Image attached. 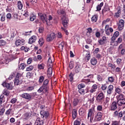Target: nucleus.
Wrapping results in <instances>:
<instances>
[{
    "label": "nucleus",
    "instance_id": "1",
    "mask_svg": "<svg viewBox=\"0 0 125 125\" xmlns=\"http://www.w3.org/2000/svg\"><path fill=\"white\" fill-rule=\"evenodd\" d=\"M48 83H49V81H48V79L45 80L43 82L42 86L38 90V92H39V93H42V92L45 93L47 92L49 88Z\"/></svg>",
    "mask_w": 125,
    "mask_h": 125
},
{
    "label": "nucleus",
    "instance_id": "2",
    "mask_svg": "<svg viewBox=\"0 0 125 125\" xmlns=\"http://www.w3.org/2000/svg\"><path fill=\"white\" fill-rule=\"evenodd\" d=\"M85 87V85L83 83L79 84L78 85V91L81 95H84L85 93H88L89 92V90H88V89L86 88L85 89H83V88H84Z\"/></svg>",
    "mask_w": 125,
    "mask_h": 125
},
{
    "label": "nucleus",
    "instance_id": "3",
    "mask_svg": "<svg viewBox=\"0 0 125 125\" xmlns=\"http://www.w3.org/2000/svg\"><path fill=\"white\" fill-rule=\"evenodd\" d=\"M21 97L22 98H24V99H26L29 101H31L32 99L34 98V96H33V94H29L27 93H24L21 95Z\"/></svg>",
    "mask_w": 125,
    "mask_h": 125
},
{
    "label": "nucleus",
    "instance_id": "4",
    "mask_svg": "<svg viewBox=\"0 0 125 125\" xmlns=\"http://www.w3.org/2000/svg\"><path fill=\"white\" fill-rule=\"evenodd\" d=\"M125 28V21L124 20H119L118 24V29L119 31H123Z\"/></svg>",
    "mask_w": 125,
    "mask_h": 125
},
{
    "label": "nucleus",
    "instance_id": "5",
    "mask_svg": "<svg viewBox=\"0 0 125 125\" xmlns=\"http://www.w3.org/2000/svg\"><path fill=\"white\" fill-rule=\"evenodd\" d=\"M62 24L64 28L68 27V24L69 23V19L66 16L62 17Z\"/></svg>",
    "mask_w": 125,
    "mask_h": 125
},
{
    "label": "nucleus",
    "instance_id": "6",
    "mask_svg": "<svg viewBox=\"0 0 125 125\" xmlns=\"http://www.w3.org/2000/svg\"><path fill=\"white\" fill-rule=\"evenodd\" d=\"M55 38H56L55 33H51L50 35L47 36L46 41L47 42H51L52 41H53Z\"/></svg>",
    "mask_w": 125,
    "mask_h": 125
},
{
    "label": "nucleus",
    "instance_id": "7",
    "mask_svg": "<svg viewBox=\"0 0 125 125\" xmlns=\"http://www.w3.org/2000/svg\"><path fill=\"white\" fill-rule=\"evenodd\" d=\"M74 70L75 71V73H77V74L81 72V70H82V65H81V63L80 62H76V66L74 68Z\"/></svg>",
    "mask_w": 125,
    "mask_h": 125
},
{
    "label": "nucleus",
    "instance_id": "8",
    "mask_svg": "<svg viewBox=\"0 0 125 125\" xmlns=\"http://www.w3.org/2000/svg\"><path fill=\"white\" fill-rule=\"evenodd\" d=\"M105 98V96L103 93H100L97 97L96 100L97 102H102Z\"/></svg>",
    "mask_w": 125,
    "mask_h": 125
},
{
    "label": "nucleus",
    "instance_id": "9",
    "mask_svg": "<svg viewBox=\"0 0 125 125\" xmlns=\"http://www.w3.org/2000/svg\"><path fill=\"white\" fill-rule=\"evenodd\" d=\"M13 83H7L6 82H3L2 83V85L4 86V87H6L8 89L11 90L13 88V86L12 85Z\"/></svg>",
    "mask_w": 125,
    "mask_h": 125
},
{
    "label": "nucleus",
    "instance_id": "10",
    "mask_svg": "<svg viewBox=\"0 0 125 125\" xmlns=\"http://www.w3.org/2000/svg\"><path fill=\"white\" fill-rule=\"evenodd\" d=\"M95 114V109L94 108H91L88 110L87 118L88 119H91V117L94 116Z\"/></svg>",
    "mask_w": 125,
    "mask_h": 125
},
{
    "label": "nucleus",
    "instance_id": "11",
    "mask_svg": "<svg viewBox=\"0 0 125 125\" xmlns=\"http://www.w3.org/2000/svg\"><path fill=\"white\" fill-rule=\"evenodd\" d=\"M125 111L124 112L120 111L119 113L118 111H116L114 112L113 116L114 117H117L118 118H122L123 117V115H125Z\"/></svg>",
    "mask_w": 125,
    "mask_h": 125
},
{
    "label": "nucleus",
    "instance_id": "12",
    "mask_svg": "<svg viewBox=\"0 0 125 125\" xmlns=\"http://www.w3.org/2000/svg\"><path fill=\"white\" fill-rule=\"evenodd\" d=\"M40 115L41 116V118H45V119H47L48 118V116H49V112H48V111L42 110L40 112Z\"/></svg>",
    "mask_w": 125,
    "mask_h": 125
},
{
    "label": "nucleus",
    "instance_id": "13",
    "mask_svg": "<svg viewBox=\"0 0 125 125\" xmlns=\"http://www.w3.org/2000/svg\"><path fill=\"white\" fill-rule=\"evenodd\" d=\"M39 16H40L41 19L43 23L47 22V19H46V15L45 14L38 13Z\"/></svg>",
    "mask_w": 125,
    "mask_h": 125
},
{
    "label": "nucleus",
    "instance_id": "14",
    "mask_svg": "<svg viewBox=\"0 0 125 125\" xmlns=\"http://www.w3.org/2000/svg\"><path fill=\"white\" fill-rule=\"evenodd\" d=\"M117 104L119 107H122L123 109L125 108V100H121L117 101Z\"/></svg>",
    "mask_w": 125,
    "mask_h": 125
},
{
    "label": "nucleus",
    "instance_id": "15",
    "mask_svg": "<svg viewBox=\"0 0 125 125\" xmlns=\"http://www.w3.org/2000/svg\"><path fill=\"white\" fill-rule=\"evenodd\" d=\"M117 104L118 103L116 101H114L110 105V109L111 111H115V110H117V108H118Z\"/></svg>",
    "mask_w": 125,
    "mask_h": 125
},
{
    "label": "nucleus",
    "instance_id": "16",
    "mask_svg": "<svg viewBox=\"0 0 125 125\" xmlns=\"http://www.w3.org/2000/svg\"><path fill=\"white\" fill-rule=\"evenodd\" d=\"M25 44V40H18L16 41L15 44L16 46H19V45H23Z\"/></svg>",
    "mask_w": 125,
    "mask_h": 125
},
{
    "label": "nucleus",
    "instance_id": "17",
    "mask_svg": "<svg viewBox=\"0 0 125 125\" xmlns=\"http://www.w3.org/2000/svg\"><path fill=\"white\" fill-rule=\"evenodd\" d=\"M106 41H107V38H106V36H104L102 39H100L98 41V42L100 45H102V44H104V43L106 42Z\"/></svg>",
    "mask_w": 125,
    "mask_h": 125
},
{
    "label": "nucleus",
    "instance_id": "18",
    "mask_svg": "<svg viewBox=\"0 0 125 125\" xmlns=\"http://www.w3.org/2000/svg\"><path fill=\"white\" fill-rule=\"evenodd\" d=\"M36 41H37V36L33 35L29 39L28 43L32 44V43L36 42Z\"/></svg>",
    "mask_w": 125,
    "mask_h": 125
},
{
    "label": "nucleus",
    "instance_id": "19",
    "mask_svg": "<svg viewBox=\"0 0 125 125\" xmlns=\"http://www.w3.org/2000/svg\"><path fill=\"white\" fill-rule=\"evenodd\" d=\"M114 90V86L113 85H109L107 87V94H112V92Z\"/></svg>",
    "mask_w": 125,
    "mask_h": 125
},
{
    "label": "nucleus",
    "instance_id": "20",
    "mask_svg": "<svg viewBox=\"0 0 125 125\" xmlns=\"http://www.w3.org/2000/svg\"><path fill=\"white\" fill-rule=\"evenodd\" d=\"M120 35V33H119V31H116L114 32L113 36L111 37V40L112 42H114V41H115L116 39H117Z\"/></svg>",
    "mask_w": 125,
    "mask_h": 125
},
{
    "label": "nucleus",
    "instance_id": "21",
    "mask_svg": "<svg viewBox=\"0 0 125 125\" xmlns=\"http://www.w3.org/2000/svg\"><path fill=\"white\" fill-rule=\"evenodd\" d=\"M35 125H43V121L41 120V118H37L36 121Z\"/></svg>",
    "mask_w": 125,
    "mask_h": 125
},
{
    "label": "nucleus",
    "instance_id": "22",
    "mask_svg": "<svg viewBox=\"0 0 125 125\" xmlns=\"http://www.w3.org/2000/svg\"><path fill=\"white\" fill-rule=\"evenodd\" d=\"M103 114L102 113L99 112L97 113L96 116V119H97V121H101L102 119Z\"/></svg>",
    "mask_w": 125,
    "mask_h": 125
},
{
    "label": "nucleus",
    "instance_id": "23",
    "mask_svg": "<svg viewBox=\"0 0 125 125\" xmlns=\"http://www.w3.org/2000/svg\"><path fill=\"white\" fill-rule=\"evenodd\" d=\"M90 63L93 66H95L97 64V59L95 58H92L90 60Z\"/></svg>",
    "mask_w": 125,
    "mask_h": 125
},
{
    "label": "nucleus",
    "instance_id": "24",
    "mask_svg": "<svg viewBox=\"0 0 125 125\" xmlns=\"http://www.w3.org/2000/svg\"><path fill=\"white\" fill-rule=\"evenodd\" d=\"M79 113L80 116H81L82 117L84 116V113H85V109H84L83 108H81L79 110Z\"/></svg>",
    "mask_w": 125,
    "mask_h": 125
},
{
    "label": "nucleus",
    "instance_id": "25",
    "mask_svg": "<svg viewBox=\"0 0 125 125\" xmlns=\"http://www.w3.org/2000/svg\"><path fill=\"white\" fill-rule=\"evenodd\" d=\"M58 14H59L60 15H62L63 17H64V16H66V13L65 12V11H64V10L63 9H59L58 10Z\"/></svg>",
    "mask_w": 125,
    "mask_h": 125
},
{
    "label": "nucleus",
    "instance_id": "26",
    "mask_svg": "<svg viewBox=\"0 0 125 125\" xmlns=\"http://www.w3.org/2000/svg\"><path fill=\"white\" fill-rule=\"evenodd\" d=\"M117 101H119V100H125L124 98L125 95H124L122 94H119V95L117 96Z\"/></svg>",
    "mask_w": 125,
    "mask_h": 125
},
{
    "label": "nucleus",
    "instance_id": "27",
    "mask_svg": "<svg viewBox=\"0 0 125 125\" xmlns=\"http://www.w3.org/2000/svg\"><path fill=\"white\" fill-rule=\"evenodd\" d=\"M87 32L86 33V36H87V37H89L90 36V34L92 33V28L91 27H89L86 29Z\"/></svg>",
    "mask_w": 125,
    "mask_h": 125
},
{
    "label": "nucleus",
    "instance_id": "28",
    "mask_svg": "<svg viewBox=\"0 0 125 125\" xmlns=\"http://www.w3.org/2000/svg\"><path fill=\"white\" fill-rule=\"evenodd\" d=\"M17 4H18V8L20 10H21L22 8H23V3H22V2H21V1L19 0L18 1Z\"/></svg>",
    "mask_w": 125,
    "mask_h": 125
},
{
    "label": "nucleus",
    "instance_id": "29",
    "mask_svg": "<svg viewBox=\"0 0 125 125\" xmlns=\"http://www.w3.org/2000/svg\"><path fill=\"white\" fill-rule=\"evenodd\" d=\"M98 19V16H97V15H94L91 18V21H92V22H93L94 23H95V22L97 21Z\"/></svg>",
    "mask_w": 125,
    "mask_h": 125
},
{
    "label": "nucleus",
    "instance_id": "30",
    "mask_svg": "<svg viewBox=\"0 0 125 125\" xmlns=\"http://www.w3.org/2000/svg\"><path fill=\"white\" fill-rule=\"evenodd\" d=\"M105 32L107 36H110V31L109 30V25H105Z\"/></svg>",
    "mask_w": 125,
    "mask_h": 125
},
{
    "label": "nucleus",
    "instance_id": "31",
    "mask_svg": "<svg viewBox=\"0 0 125 125\" xmlns=\"http://www.w3.org/2000/svg\"><path fill=\"white\" fill-rule=\"evenodd\" d=\"M38 42L41 46H42V45H43V44L44 43V40H43V38H40Z\"/></svg>",
    "mask_w": 125,
    "mask_h": 125
},
{
    "label": "nucleus",
    "instance_id": "32",
    "mask_svg": "<svg viewBox=\"0 0 125 125\" xmlns=\"http://www.w3.org/2000/svg\"><path fill=\"white\" fill-rule=\"evenodd\" d=\"M6 118V119H4L2 122L3 125H7V123H8V116L3 117V119Z\"/></svg>",
    "mask_w": 125,
    "mask_h": 125
},
{
    "label": "nucleus",
    "instance_id": "33",
    "mask_svg": "<svg viewBox=\"0 0 125 125\" xmlns=\"http://www.w3.org/2000/svg\"><path fill=\"white\" fill-rule=\"evenodd\" d=\"M78 115V113L77 112V110H74L72 111V118L73 120H75L76 118H77V116Z\"/></svg>",
    "mask_w": 125,
    "mask_h": 125
},
{
    "label": "nucleus",
    "instance_id": "34",
    "mask_svg": "<svg viewBox=\"0 0 125 125\" xmlns=\"http://www.w3.org/2000/svg\"><path fill=\"white\" fill-rule=\"evenodd\" d=\"M80 102V101L78 99H74L73 100V105L74 106H77L78 104Z\"/></svg>",
    "mask_w": 125,
    "mask_h": 125
},
{
    "label": "nucleus",
    "instance_id": "35",
    "mask_svg": "<svg viewBox=\"0 0 125 125\" xmlns=\"http://www.w3.org/2000/svg\"><path fill=\"white\" fill-rule=\"evenodd\" d=\"M21 81V80L20 79H17L15 78V81H14L15 85H19V84H21V83H20Z\"/></svg>",
    "mask_w": 125,
    "mask_h": 125
},
{
    "label": "nucleus",
    "instance_id": "36",
    "mask_svg": "<svg viewBox=\"0 0 125 125\" xmlns=\"http://www.w3.org/2000/svg\"><path fill=\"white\" fill-rule=\"evenodd\" d=\"M31 118V116L30 115V113H26L24 114L23 116V118L24 120H28Z\"/></svg>",
    "mask_w": 125,
    "mask_h": 125
},
{
    "label": "nucleus",
    "instance_id": "37",
    "mask_svg": "<svg viewBox=\"0 0 125 125\" xmlns=\"http://www.w3.org/2000/svg\"><path fill=\"white\" fill-rule=\"evenodd\" d=\"M74 75L73 74L72 72H71L69 75V81L72 83L74 80Z\"/></svg>",
    "mask_w": 125,
    "mask_h": 125
},
{
    "label": "nucleus",
    "instance_id": "38",
    "mask_svg": "<svg viewBox=\"0 0 125 125\" xmlns=\"http://www.w3.org/2000/svg\"><path fill=\"white\" fill-rule=\"evenodd\" d=\"M38 68L39 69V70H42L44 69V64L42 63L40 64H38Z\"/></svg>",
    "mask_w": 125,
    "mask_h": 125
},
{
    "label": "nucleus",
    "instance_id": "39",
    "mask_svg": "<svg viewBox=\"0 0 125 125\" xmlns=\"http://www.w3.org/2000/svg\"><path fill=\"white\" fill-rule=\"evenodd\" d=\"M6 44V42L3 40H0V46H3Z\"/></svg>",
    "mask_w": 125,
    "mask_h": 125
},
{
    "label": "nucleus",
    "instance_id": "40",
    "mask_svg": "<svg viewBox=\"0 0 125 125\" xmlns=\"http://www.w3.org/2000/svg\"><path fill=\"white\" fill-rule=\"evenodd\" d=\"M44 80V76H41L39 77V82L40 83H42Z\"/></svg>",
    "mask_w": 125,
    "mask_h": 125
},
{
    "label": "nucleus",
    "instance_id": "41",
    "mask_svg": "<svg viewBox=\"0 0 125 125\" xmlns=\"http://www.w3.org/2000/svg\"><path fill=\"white\" fill-rule=\"evenodd\" d=\"M65 44V42H62L59 45V48L62 49V50H63V48H64V45Z\"/></svg>",
    "mask_w": 125,
    "mask_h": 125
},
{
    "label": "nucleus",
    "instance_id": "42",
    "mask_svg": "<svg viewBox=\"0 0 125 125\" xmlns=\"http://www.w3.org/2000/svg\"><path fill=\"white\" fill-rule=\"evenodd\" d=\"M122 38L120 37L117 40V41H116L115 42V43H114V45H118V43H121V42H122Z\"/></svg>",
    "mask_w": 125,
    "mask_h": 125
},
{
    "label": "nucleus",
    "instance_id": "43",
    "mask_svg": "<svg viewBox=\"0 0 125 125\" xmlns=\"http://www.w3.org/2000/svg\"><path fill=\"white\" fill-rule=\"evenodd\" d=\"M23 69H25V64L24 63H21L19 66V70H23Z\"/></svg>",
    "mask_w": 125,
    "mask_h": 125
},
{
    "label": "nucleus",
    "instance_id": "44",
    "mask_svg": "<svg viewBox=\"0 0 125 125\" xmlns=\"http://www.w3.org/2000/svg\"><path fill=\"white\" fill-rule=\"evenodd\" d=\"M121 70V68L117 67L116 68L115 72L116 73H117V74H119V75H120V74H122V71Z\"/></svg>",
    "mask_w": 125,
    "mask_h": 125
},
{
    "label": "nucleus",
    "instance_id": "45",
    "mask_svg": "<svg viewBox=\"0 0 125 125\" xmlns=\"http://www.w3.org/2000/svg\"><path fill=\"white\" fill-rule=\"evenodd\" d=\"M108 80L109 83H114L115 79L114 78V77H113V76L108 77Z\"/></svg>",
    "mask_w": 125,
    "mask_h": 125
},
{
    "label": "nucleus",
    "instance_id": "46",
    "mask_svg": "<svg viewBox=\"0 0 125 125\" xmlns=\"http://www.w3.org/2000/svg\"><path fill=\"white\" fill-rule=\"evenodd\" d=\"M39 32L41 34H42L43 32L44 31V28L43 27L41 26L38 29Z\"/></svg>",
    "mask_w": 125,
    "mask_h": 125
},
{
    "label": "nucleus",
    "instance_id": "47",
    "mask_svg": "<svg viewBox=\"0 0 125 125\" xmlns=\"http://www.w3.org/2000/svg\"><path fill=\"white\" fill-rule=\"evenodd\" d=\"M3 94L6 96H8V95H9V91L7 89H4L3 92Z\"/></svg>",
    "mask_w": 125,
    "mask_h": 125
},
{
    "label": "nucleus",
    "instance_id": "48",
    "mask_svg": "<svg viewBox=\"0 0 125 125\" xmlns=\"http://www.w3.org/2000/svg\"><path fill=\"white\" fill-rule=\"evenodd\" d=\"M34 69V66L31 65L26 68V71L27 72H31Z\"/></svg>",
    "mask_w": 125,
    "mask_h": 125
},
{
    "label": "nucleus",
    "instance_id": "49",
    "mask_svg": "<svg viewBox=\"0 0 125 125\" xmlns=\"http://www.w3.org/2000/svg\"><path fill=\"white\" fill-rule=\"evenodd\" d=\"M115 92L118 94H121L122 93V89L119 87H117L115 89Z\"/></svg>",
    "mask_w": 125,
    "mask_h": 125
},
{
    "label": "nucleus",
    "instance_id": "50",
    "mask_svg": "<svg viewBox=\"0 0 125 125\" xmlns=\"http://www.w3.org/2000/svg\"><path fill=\"white\" fill-rule=\"evenodd\" d=\"M107 84H104L102 85L101 88L102 90H106L107 89Z\"/></svg>",
    "mask_w": 125,
    "mask_h": 125
},
{
    "label": "nucleus",
    "instance_id": "51",
    "mask_svg": "<svg viewBox=\"0 0 125 125\" xmlns=\"http://www.w3.org/2000/svg\"><path fill=\"white\" fill-rule=\"evenodd\" d=\"M22 77V75L19 73H18L17 74L16 77L15 79H18V80H21V78Z\"/></svg>",
    "mask_w": 125,
    "mask_h": 125
},
{
    "label": "nucleus",
    "instance_id": "52",
    "mask_svg": "<svg viewBox=\"0 0 125 125\" xmlns=\"http://www.w3.org/2000/svg\"><path fill=\"white\" fill-rule=\"evenodd\" d=\"M47 74L48 75H52V67H49L47 71Z\"/></svg>",
    "mask_w": 125,
    "mask_h": 125
},
{
    "label": "nucleus",
    "instance_id": "53",
    "mask_svg": "<svg viewBox=\"0 0 125 125\" xmlns=\"http://www.w3.org/2000/svg\"><path fill=\"white\" fill-rule=\"evenodd\" d=\"M111 125H120V122L119 121H112Z\"/></svg>",
    "mask_w": 125,
    "mask_h": 125
},
{
    "label": "nucleus",
    "instance_id": "54",
    "mask_svg": "<svg viewBox=\"0 0 125 125\" xmlns=\"http://www.w3.org/2000/svg\"><path fill=\"white\" fill-rule=\"evenodd\" d=\"M69 67L70 69H73L74 68V62H69Z\"/></svg>",
    "mask_w": 125,
    "mask_h": 125
},
{
    "label": "nucleus",
    "instance_id": "55",
    "mask_svg": "<svg viewBox=\"0 0 125 125\" xmlns=\"http://www.w3.org/2000/svg\"><path fill=\"white\" fill-rule=\"evenodd\" d=\"M26 90L27 91H32V90H34V86H29L26 88Z\"/></svg>",
    "mask_w": 125,
    "mask_h": 125
},
{
    "label": "nucleus",
    "instance_id": "56",
    "mask_svg": "<svg viewBox=\"0 0 125 125\" xmlns=\"http://www.w3.org/2000/svg\"><path fill=\"white\" fill-rule=\"evenodd\" d=\"M17 102V99L16 98H14L12 99V100H11V103H12V104H14L16 103Z\"/></svg>",
    "mask_w": 125,
    "mask_h": 125
},
{
    "label": "nucleus",
    "instance_id": "57",
    "mask_svg": "<svg viewBox=\"0 0 125 125\" xmlns=\"http://www.w3.org/2000/svg\"><path fill=\"white\" fill-rule=\"evenodd\" d=\"M0 21L1 22H4V21H5V16L4 15L1 16Z\"/></svg>",
    "mask_w": 125,
    "mask_h": 125
},
{
    "label": "nucleus",
    "instance_id": "58",
    "mask_svg": "<svg viewBox=\"0 0 125 125\" xmlns=\"http://www.w3.org/2000/svg\"><path fill=\"white\" fill-rule=\"evenodd\" d=\"M11 14L9 13L6 15V18L7 19H9V20H10L11 19Z\"/></svg>",
    "mask_w": 125,
    "mask_h": 125
},
{
    "label": "nucleus",
    "instance_id": "59",
    "mask_svg": "<svg viewBox=\"0 0 125 125\" xmlns=\"http://www.w3.org/2000/svg\"><path fill=\"white\" fill-rule=\"evenodd\" d=\"M117 9H118V11L117 13H118L119 14L121 15L122 14V11H121L122 10V7L119 6L117 8Z\"/></svg>",
    "mask_w": 125,
    "mask_h": 125
},
{
    "label": "nucleus",
    "instance_id": "60",
    "mask_svg": "<svg viewBox=\"0 0 125 125\" xmlns=\"http://www.w3.org/2000/svg\"><path fill=\"white\" fill-rule=\"evenodd\" d=\"M74 125H81V122L76 120L74 121Z\"/></svg>",
    "mask_w": 125,
    "mask_h": 125
},
{
    "label": "nucleus",
    "instance_id": "61",
    "mask_svg": "<svg viewBox=\"0 0 125 125\" xmlns=\"http://www.w3.org/2000/svg\"><path fill=\"white\" fill-rule=\"evenodd\" d=\"M121 54L122 55H125V49L123 48L122 50H120Z\"/></svg>",
    "mask_w": 125,
    "mask_h": 125
},
{
    "label": "nucleus",
    "instance_id": "62",
    "mask_svg": "<svg viewBox=\"0 0 125 125\" xmlns=\"http://www.w3.org/2000/svg\"><path fill=\"white\" fill-rule=\"evenodd\" d=\"M32 61H33V59H32L31 58H29L27 60V64H31V63H32Z\"/></svg>",
    "mask_w": 125,
    "mask_h": 125
},
{
    "label": "nucleus",
    "instance_id": "63",
    "mask_svg": "<svg viewBox=\"0 0 125 125\" xmlns=\"http://www.w3.org/2000/svg\"><path fill=\"white\" fill-rule=\"evenodd\" d=\"M103 108V107H102V105H98L97 106V110L98 111H102V109Z\"/></svg>",
    "mask_w": 125,
    "mask_h": 125
},
{
    "label": "nucleus",
    "instance_id": "64",
    "mask_svg": "<svg viewBox=\"0 0 125 125\" xmlns=\"http://www.w3.org/2000/svg\"><path fill=\"white\" fill-rule=\"evenodd\" d=\"M36 16L34 15L32 17H30V21H34L36 19Z\"/></svg>",
    "mask_w": 125,
    "mask_h": 125
}]
</instances>
